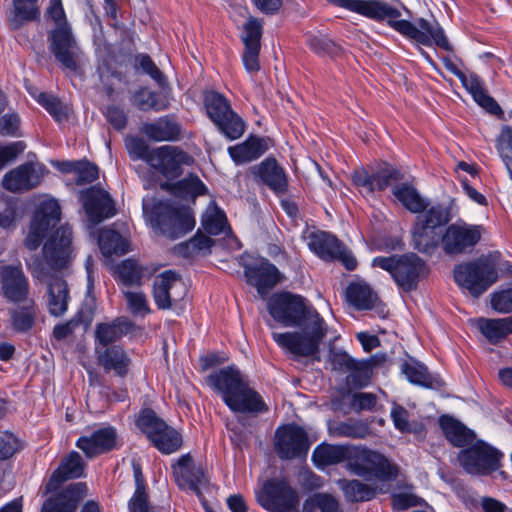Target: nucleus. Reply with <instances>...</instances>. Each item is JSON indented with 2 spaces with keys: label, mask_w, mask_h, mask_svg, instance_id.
Wrapping results in <instances>:
<instances>
[{
  "label": "nucleus",
  "mask_w": 512,
  "mask_h": 512,
  "mask_svg": "<svg viewBox=\"0 0 512 512\" xmlns=\"http://www.w3.org/2000/svg\"><path fill=\"white\" fill-rule=\"evenodd\" d=\"M250 172L257 183L267 186L276 194L286 192L288 187L287 176L275 158H266L259 164L251 167Z\"/></svg>",
  "instance_id": "26"
},
{
  "label": "nucleus",
  "mask_w": 512,
  "mask_h": 512,
  "mask_svg": "<svg viewBox=\"0 0 512 512\" xmlns=\"http://www.w3.org/2000/svg\"><path fill=\"white\" fill-rule=\"evenodd\" d=\"M310 307L305 298L290 292L273 294L267 302L271 317L285 327H295L301 323Z\"/></svg>",
  "instance_id": "14"
},
{
  "label": "nucleus",
  "mask_w": 512,
  "mask_h": 512,
  "mask_svg": "<svg viewBox=\"0 0 512 512\" xmlns=\"http://www.w3.org/2000/svg\"><path fill=\"white\" fill-rule=\"evenodd\" d=\"M49 49L56 61L65 69L76 71L79 67L81 49L70 26L55 27L49 32Z\"/></svg>",
  "instance_id": "16"
},
{
  "label": "nucleus",
  "mask_w": 512,
  "mask_h": 512,
  "mask_svg": "<svg viewBox=\"0 0 512 512\" xmlns=\"http://www.w3.org/2000/svg\"><path fill=\"white\" fill-rule=\"evenodd\" d=\"M86 493L85 483L71 484L55 497L47 499L42 505L41 512H75Z\"/></svg>",
  "instance_id": "30"
},
{
  "label": "nucleus",
  "mask_w": 512,
  "mask_h": 512,
  "mask_svg": "<svg viewBox=\"0 0 512 512\" xmlns=\"http://www.w3.org/2000/svg\"><path fill=\"white\" fill-rule=\"evenodd\" d=\"M274 445L281 459L305 456L310 447L306 431L295 424H287L277 428Z\"/></svg>",
  "instance_id": "19"
},
{
  "label": "nucleus",
  "mask_w": 512,
  "mask_h": 512,
  "mask_svg": "<svg viewBox=\"0 0 512 512\" xmlns=\"http://www.w3.org/2000/svg\"><path fill=\"white\" fill-rule=\"evenodd\" d=\"M36 100L57 121H61L67 117L68 107L65 106L58 98H56L50 94L41 92L36 97Z\"/></svg>",
  "instance_id": "51"
},
{
  "label": "nucleus",
  "mask_w": 512,
  "mask_h": 512,
  "mask_svg": "<svg viewBox=\"0 0 512 512\" xmlns=\"http://www.w3.org/2000/svg\"><path fill=\"white\" fill-rule=\"evenodd\" d=\"M142 133L157 142L176 140L180 134V126L169 117H161L154 123L142 126Z\"/></svg>",
  "instance_id": "39"
},
{
  "label": "nucleus",
  "mask_w": 512,
  "mask_h": 512,
  "mask_svg": "<svg viewBox=\"0 0 512 512\" xmlns=\"http://www.w3.org/2000/svg\"><path fill=\"white\" fill-rule=\"evenodd\" d=\"M26 148L23 141H17L0 146V170L9 162L15 160Z\"/></svg>",
  "instance_id": "62"
},
{
  "label": "nucleus",
  "mask_w": 512,
  "mask_h": 512,
  "mask_svg": "<svg viewBox=\"0 0 512 512\" xmlns=\"http://www.w3.org/2000/svg\"><path fill=\"white\" fill-rule=\"evenodd\" d=\"M492 308L500 313L512 312V288L494 293L491 298Z\"/></svg>",
  "instance_id": "61"
},
{
  "label": "nucleus",
  "mask_w": 512,
  "mask_h": 512,
  "mask_svg": "<svg viewBox=\"0 0 512 512\" xmlns=\"http://www.w3.org/2000/svg\"><path fill=\"white\" fill-rule=\"evenodd\" d=\"M262 35V27L261 24L255 20L250 19L244 25V34L242 36V40L244 42L245 47H249L250 45H255L256 47H261L260 38Z\"/></svg>",
  "instance_id": "59"
},
{
  "label": "nucleus",
  "mask_w": 512,
  "mask_h": 512,
  "mask_svg": "<svg viewBox=\"0 0 512 512\" xmlns=\"http://www.w3.org/2000/svg\"><path fill=\"white\" fill-rule=\"evenodd\" d=\"M75 174L77 184L90 183L97 179L98 168L86 160H80L78 161Z\"/></svg>",
  "instance_id": "60"
},
{
  "label": "nucleus",
  "mask_w": 512,
  "mask_h": 512,
  "mask_svg": "<svg viewBox=\"0 0 512 512\" xmlns=\"http://www.w3.org/2000/svg\"><path fill=\"white\" fill-rule=\"evenodd\" d=\"M22 448L21 441L12 433L0 432V460L11 458Z\"/></svg>",
  "instance_id": "54"
},
{
  "label": "nucleus",
  "mask_w": 512,
  "mask_h": 512,
  "mask_svg": "<svg viewBox=\"0 0 512 512\" xmlns=\"http://www.w3.org/2000/svg\"><path fill=\"white\" fill-rule=\"evenodd\" d=\"M308 246L320 258L339 260L348 270H354L357 266V261L351 251L335 236L327 232L312 233Z\"/></svg>",
  "instance_id": "18"
},
{
  "label": "nucleus",
  "mask_w": 512,
  "mask_h": 512,
  "mask_svg": "<svg viewBox=\"0 0 512 512\" xmlns=\"http://www.w3.org/2000/svg\"><path fill=\"white\" fill-rule=\"evenodd\" d=\"M126 148L132 158L143 159L148 163L151 150L147 142L139 137L129 136L125 140Z\"/></svg>",
  "instance_id": "57"
},
{
  "label": "nucleus",
  "mask_w": 512,
  "mask_h": 512,
  "mask_svg": "<svg viewBox=\"0 0 512 512\" xmlns=\"http://www.w3.org/2000/svg\"><path fill=\"white\" fill-rule=\"evenodd\" d=\"M402 372L411 383L418 384L423 387L437 388L442 384L439 379L431 376L427 372L425 366L415 361L404 363L402 365Z\"/></svg>",
  "instance_id": "47"
},
{
  "label": "nucleus",
  "mask_w": 512,
  "mask_h": 512,
  "mask_svg": "<svg viewBox=\"0 0 512 512\" xmlns=\"http://www.w3.org/2000/svg\"><path fill=\"white\" fill-rule=\"evenodd\" d=\"M137 425L154 446L164 454H171L182 445L180 433L168 426L151 409L142 411L137 420Z\"/></svg>",
  "instance_id": "11"
},
{
  "label": "nucleus",
  "mask_w": 512,
  "mask_h": 512,
  "mask_svg": "<svg viewBox=\"0 0 512 512\" xmlns=\"http://www.w3.org/2000/svg\"><path fill=\"white\" fill-rule=\"evenodd\" d=\"M143 210L152 227L170 239L181 238L195 227L193 213L185 206H175L167 201H159L150 209L144 202Z\"/></svg>",
  "instance_id": "5"
},
{
  "label": "nucleus",
  "mask_w": 512,
  "mask_h": 512,
  "mask_svg": "<svg viewBox=\"0 0 512 512\" xmlns=\"http://www.w3.org/2000/svg\"><path fill=\"white\" fill-rule=\"evenodd\" d=\"M126 332V322L117 318L110 323H98L95 327V347H110Z\"/></svg>",
  "instance_id": "42"
},
{
  "label": "nucleus",
  "mask_w": 512,
  "mask_h": 512,
  "mask_svg": "<svg viewBox=\"0 0 512 512\" xmlns=\"http://www.w3.org/2000/svg\"><path fill=\"white\" fill-rule=\"evenodd\" d=\"M266 150L267 147L263 139L249 137L241 144L230 146L228 153L233 161L240 165L259 158Z\"/></svg>",
  "instance_id": "38"
},
{
  "label": "nucleus",
  "mask_w": 512,
  "mask_h": 512,
  "mask_svg": "<svg viewBox=\"0 0 512 512\" xmlns=\"http://www.w3.org/2000/svg\"><path fill=\"white\" fill-rule=\"evenodd\" d=\"M94 350L97 363L105 373H114L121 378L128 374L132 361L122 346L95 347Z\"/></svg>",
  "instance_id": "28"
},
{
  "label": "nucleus",
  "mask_w": 512,
  "mask_h": 512,
  "mask_svg": "<svg viewBox=\"0 0 512 512\" xmlns=\"http://www.w3.org/2000/svg\"><path fill=\"white\" fill-rule=\"evenodd\" d=\"M242 266L247 283L255 287L263 298L281 280V273L277 267L266 259H260L253 264L243 263Z\"/></svg>",
  "instance_id": "25"
},
{
  "label": "nucleus",
  "mask_w": 512,
  "mask_h": 512,
  "mask_svg": "<svg viewBox=\"0 0 512 512\" xmlns=\"http://www.w3.org/2000/svg\"><path fill=\"white\" fill-rule=\"evenodd\" d=\"M310 47L318 54H325L330 57L339 55L341 48L331 39L319 36L310 40Z\"/></svg>",
  "instance_id": "58"
},
{
  "label": "nucleus",
  "mask_w": 512,
  "mask_h": 512,
  "mask_svg": "<svg viewBox=\"0 0 512 512\" xmlns=\"http://www.w3.org/2000/svg\"><path fill=\"white\" fill-rule=\"evenodd\" d=\"M79 200L82 203L90 222L98 224L104 219L115 215L114 202L108 192L92 186L80 192Z\"/></svg>",
  "instance_id": "24"
},
{
  "label": "nucleus",
  "mask_w": 512,
  "mask_h": 512,
  "mask_svg": "<svg viewBox=\"0 0 512 512\" xmlns=\"http://www.w3.org/2000/svg\"><path fill=\"white\" fill-rule=\"evenodd\" d=\"M261 47L250 45L244 48L242 61L248 73H256L260 70L259 53Z\"/></svg>",
  "instance_id": "64"
},
{
  "label": "nucleus",
  "mask_w": 512,
  "mask_h": 512,
  "mask_svg": "<svg viewBox=\"0 0 512 512\" xmlns=\"http://www.w3.org/2000/svg\"><path fill=\"white\" fill-rule=\"evenodd\" d=\"M299 331L272 333L273 340L283 349L295 356L309 357L317 354L320 344L328 333V326L320 314L311 306L306 311Z\"/></svg>",
  "instance_id": "3"
},
{
  "label": "nucleus",
  "mask_w": 512,
  "mask_h": 512,
  "mask_svg": "<svg viewBox=\"0 0 512 512\" xmlns=\"http://www.w3.org/2000/svg\"><path fill=\"white\" fill-rule=\"evenodd\" d=\"M502 453L492 446L478 441L460 451L458 460L464 470L472 475H488L500 467Z\"/></svg>",
  "instance_id": "15"
},
{
  "label": "nucleus",
  "mask_w": 512,
  "mask_h": 512,
  "mask_svg": "<svg viewBox=\"0 0 512 512\" xmlns=\"http://www.w3.org/2000/svg\"><path fill=\"white\" fill-rule=\"evenodd\" d=\"M454 74L460 79L464 88L469 94H471L479 106L493 115H499L502 113V109L497 102L487 94L482 81L476 74L471 73L466 75L460 70H455Z\"/></svg>",
  "instance_id": "33"
},
{
  "label": "nucleus",
  "mask_w": 512,
  "mask_h": 512,
  "mask_svg": "<svg viewBox=\"0 0 512 512\" xmlns=\"http://www.w3.org/2000/svg\"><path fill=\"white\" fill-rule=\"evenodd\" d=\"M454 279L458 285L477 298L497 281L498 273L491 262L478 259L456 266Z\"/></svg>",
  "instance_id": "10"
},
{
  "label": "nucleus",
  "mask_w": 512,
  "mask_h": 512,
  "mask_svg": "<svg viewBox=\"0 0 512 512\" xmlns=\"http://www.w3.org/2000/svg\"><path fill=\"white\" fill-rule=\"evenodd\" d=\"M339 7L363 16L375 19H388L389 25L417 44L423 46H437L449 50L450 45L444 34L443 29L437 22H429L424 18H419L416 23L408 20H398L401 12L392 6H389L380 0H329Z\"/></svg>",
  "instance_id": "1"
},
{
  "label": "nucleus",
  "mask_w": 512,
  "mask_h": 512,
  "mask_svg": "<svg viewBox=\"0 0 512 512\" xmlns=\"http://www.w3.org/2000/svg\"><path fill=\"white\" fill-rule=\"evenodd\" d=\"M128 309L134 315H146L150 312L146 296L142 292L125 291Z\"/></svg>",
  "instance_id": "55"
},
{
  "label": "nucleus",
  "mask_w": 512,
  "mask_h": 512,
  "mask_svg": "<svg viewBox=\"0 0 512 512\" xmlns=\"http://www.w3.org/2000/svg\"><path fill=\"white\" fill-rule=\"evenodd\" d=\"M451 218L450 208L442 204L432 205L424 213L418 215L412 230L415 249L422 253L433 251L440 242L442 243L441 228Z\"/></svg>",
  "instance_id": "6"
},
{
  "label": "nucleus",
  "mask_w": 512,
  "mask_h": 512,
  "mask_svg": "<svg viewBox=\"0 0 512 512\" xmlns=\"http://www.w3.org/2000/svg\"><path fill=\"white\" fill-rule=\"evenodd\" d=\"M483 231L481 225L451 224L442 236L443 250L448 254L462 253L479 242Z\"/></svg>",
  "instance_id": "22"
},
{
  "label": "nucleus",
  "mask_w": 512,
  "mask_h": 512,
  "mask_svg": "<svg viewBox=\"0 0 512 512\" xmlns=\"http://www.w3.org/2000/svg\"><path fill=\"white\" fill-rule=\"evenodd\" d=\"M135 105L143 111H161L167 108V104L158 101L156 93L146 90L135 95Z\"/></svg>",
  "instance_id": "56"
},
{
  "label": "nucleus",
  "mask_w": 512,
  "mask_h": 512,
  "mask_svg": "<svg viewBox=\"0 0 512 512\" xmlns=\"http://www.w3.org/2000/svg\"><path fill=\"white\" fill-rule=\"evenodd\" d=\"M256 501L269 512H294L300 498L297 490L285 478L267 479L255 492Z\"/></svg>",
  "instance_id": "9"
},
{
  "label": "nucleus",
  "mask_w": 512,
  "mask_h": 512,
  "mask_svg": "<svg viewBox=\"0 0 512 512\" xmlns=\"http://www.w3.org/2000/svg\"><path fill=\"white\" fill-rule=\"evenodd\" d=\"M190 162L191 157L187 153L171 145L152 149L148 158L149 166L167 179L179 177L182 174L183 165H188Z\"/></svg>",
  "instance_id": "20"
},
{
  "label": "nucleus",
  "mask_w": 512,
  "mask_h": 512,
  "mask_svg": "<svg viewBox=\"0 0 512 512\" xmlns=\"http://www.w3.org/2000/svg\"><path fill=\"white\" fill-rule=\"evenodd\" d=\"M69 289L67 283L61 278H53L48 283L47 306L51 315L62 316L69 302Z\"/></svg>",
  "instance_id": "37"
},
{
  "label": "nucleus",
  "mask_w": 512,
  "mask_h": 512,
  "mask_svg": "<svg viewBox=\"0 0 512 512\" xmlns=\"http://www.w3.org/2000/svg\"><path fill=\"white\" fill-rule=\"evenodd\" d=\"M155 271V268L141 265L133 258L125 259L116 266L117 277L125 286H139L143 278L150 277Z\"/></svg>",
  "instance_id": "35"
},
{
  "label": "nucleus",
  "mask_w": 512,
  "mask_h": 512,
  "mask_svg": "<svg viewBox=\"0 0 512 512\" xmlns=\"http://www.w3.org/2000/svg\"><path fill=\"white\" fill-rule=\"evenodd\" d=\"M398 178V171L390 166L380 168L371 174L361 168L355 170L352 174L353 183L367 194L386 189L392 180H397Z\"/></svg>",
  "instance_id": "29"
},
{
  "label": "nucleus",
  "mask_w": 512,
  "mask_h": 512,
  "mask_svg": "<svg viewBox=\"0 0 512 512\" xmlns=\"http://www.w3.org/2000/svg\"><path fill=\"white\" fill-rule=\"evenodd\" d=\"M61 209L55 199L49 198L43 200L31 221L29 233L25 238L24 244L29 250H36L48 230L54 228L60 221Z\"/></svg>",
  "instance_id": "17"
},
{
  "label": "nucleus",
  "mask_w": 512,
  "mask_h": 512,
  "mask_svg": "<svg viewBox=\"0 0 512 512\" xmlns=\"http://www.w3.org/2000/svg\"><path fill=\"white\" fill-rule=\"evenodd\" d=\"M308 506L318 507L321 512H341L339 503L335 497L326 493L315 494L310 500L304 504V512Z\"/></svg>",
  "instance_id": "53"
},
{
  "label": "nucleus",
  "mask_w": 512,
  "mask_h": 512,
  "mask_svg": "<svg viewBox=\"0 0 512 512\" xmlns=\"http://www.w3.org/2000/svg\"><path fill=\"white\" fill-rule=\"evenodd\" d=\"M394 196L402 203V205L412 213L419 215L424 213L428 208V203L418 193L413 186L402 183L393 189Z\"/></svg>",
  "instance_id": "44"
},
{
  "label": "nucleus",
  "mask_w": 512,
  "mask_h": 512,
  "mask_svg": "<svg viewBox=\"0 0 512 512\" xmlns=\"http://www.w3.org/2000/svg\"><path fill=\"white\" fill-rule=\"evenodd\" d=\"M372 266L389 272L397 286L404 292L416 290L420 279L427 272L425 262L415 253L375 257Z\"/></svg>",
  "instance_id": "7"
},
{
  "label": "nucleus",
  "mask_w": 512,
  "mask_h": 512,
  "mask_svg": "<svg viewBox=\"0 0 512 512\" xmlns=\"http://www.w3.org/2000/svg\"><path fill=\"white\" fill-rule=\"evenodd\" d=\"M341 489L343 490L346 499L350 502L369 501L377 495L376 488L356 479L343 480L341 482Z\"/></svg>",
  "instance_id": "49"
},
{
  "label": "nucleus",
  "mask_w": 512,
  "mask_h": 512,
  "mask_svg": "<svg viewBox=\"0 0 512 512\" xmlns=\"http://www.w3.org/2000/svg\"><path fill=\"white\" fill-rule=\"evenodd\" d=\"M332 363L335 368L352 371L351 377L353 381L360 386H365L369 383L371 377L370 367L364 363L357 362L346 352L334 353L332 355Z\"/></svg>",
  "instance_id": "40"
},
{
  "label": "nucleus",
  "mask_w": 512,
  "mask_h": 512,
  "mask_svg": "<svg viewBox=\"0 0 512 512\" xmlns=\"http://www.w3.org/2000/svg\"><path fill=\"white\" fill-rule=\"evenodd\" d=\"M0 294L9 303L30 297V285L21 266L4 265L0 268Z\"/></svg>",
  "instance_id": "23"
},
{
  "label": "nucleus",
  "mask_w": 512,
  "mask_h": 512,
  "mask_svg": "<svg viewBox=\"0 0 512 512\" xmlns=\"http://www.w3.org/2000/svg\"><path fill=\"white\" fill-rule=\"evenodd\" d=\"M497 150L502 160L512 156V128L505 126L497 138Z\"/></svg>",
  "instance_id": "63"
},
{
  "label": "nucleus",
  "mask_w": 512,
  "mask_h": 512,
  "mask_svg": "<svg viewBox=\"0 0 512 512\" xmlns=\"http://www.w3.org/2000/svg\"><path fill=\"white\" fill-rule=\"evenodd\" d=\"M333 433L341 437L364 438L369 433V428L363 422H341L333 428Z\"/></svg>",
  "instance_id": "52"
},
{
  "label": "nucleus",
  "mask_w": 512,
  "mask_h": 512,
  "mask_svg": "<svg viewBox=\"0 0 512 512\" xmlns=\"http://www.w3.org/2000/svg\"><path fill=\"white\" fill-rule=\"evenodd\" d=\"M174 475L181 488L190 489L201 496L200 488L207 483V479L203 469L193 464L189 454L179 458L174 467Z\"/></svg>",
  "instance_id": "31"
},
{
  "label": "nucleus",
  "mask_w": 512,
  "mask_h": 512,
  "mask_svg": "<svg viewBox=\"0 0 512 512\" xmlns=\"http://www.w3.org/2000/svg\"><path fill=\"white\" fill-rule=\"evenodd\" d=\"M117 433L111 427H102L93 431L90 435L81 436L76 446L83 451L87 458H94L107 453L116 447Z\"/></svg>",
  "instance_id": "27"
},
{
  "label": "nucleus",
  "mask_w": 512,
  "mask_h": 512,
  "mask_svg": "<svg viewBox=\"0 0 512 512\" xmlns=\"http://www.w3.org/2000/svg\"><path fill=\"white\" fill-rule=\"evenodd\" d=\"M347 299L358 310H368L374 306L377 295L368 285L352 283L347 288Z\"/></svg>",
  "instance_id": "48"
},
{
  "label": "nucleus",
  "mask_w": 512,
  "mask_h": 512,
  "mask_svg": "<svg viewBox=\"0 0 512 512\" xmlns=\"http://www.w3.org/2000/svg\"><path fill=\"white\" fill-rule=\"evenodd\" d=\"M347 467L352 473L365 479L392 481L398 476V467L395 464L379 452L362 446L351 447Z\"/></svg>",
  "instance_id": "8"
},
{
  "label": "nucleus",
  "mask_w": 512,
  "mask_h": 512,
  "mask_svg": "<svg viewBox=\"0 0 512 512\" xmlns=\"http://www.w3.org/2000/svg\"><path fill=\"white\" fill-rule=\"evenodd\" d=\"M98 242L101 252L105 256H120L129 251L128 240L112 229H103Z\"/></svg>",
  "instance_id": "45"
},
{
  "label": "nucleus",
  "mask_w": 512,
  "mask_h": 512,
  "mask_svg": "<svg viewBox=\"0 0 512 512\" xmlns=\"http://www.w3.org/2000/svg\"><path fill=\"white\" fill-rule=\"evenodd\" d=\"M207 381L232 412L258 414L268 410L260 394L249 386L242 373L234 367L210 374Z\"/></svg>",
  "instance_id": "2"
},
{
  "label": "nucleus",
  "mask_w": 512,
  "mask_h": 512,
  "mask_svg": "<svg viewBox=\"0 0 512 512\" xmlns=\"http://www.w3.org/2000/svg\"><path fill=\"white\" fill-rule=\"evenodd\" d=\"M439 423L447 440L456 447H463L474 440V433L452 417L442 416Z\"/></svg>",
  "instance_id": "41"
},
{
  "label": "nucleus",
  "mask_w": 512,
  "mask_h": 512,
  "mask_svg": "<svg viewBox=\"0 0 512 512\" xmlns=\"http://www.w3.org/2000/svg\"><path fill=\"white\" fill-rule=\"evenodd\" d=\"M13 306L8 309L10 326L17 333H26L30 331L36 323L39 314V308L34 298L12 303Z\"/></svg>",
  "instance_id": "32"
},
{
  "label": "nucleus",
  "mask_w": 512,
  "mask_h": 512,
  "mask_svg": "<svg viewBox=\"0 0 512 512\" xmlns=\"http://www.w3.org/2000/svg\"><path fill=\"white\" fill-rule=\"evenodd\" d=\"M227 219L223 211L215 204H210L202 216V226L206 232L218 235L224 231Z\"/></svg>",
  "instance_id": "50"
},
{
  "label": "nucleus",
  "mask_w": 512,
  "mask_h": 512,
  "mask_svg": "<svg viewBox=\"0 0 512 512\" xmlns=\"http://www.w3.org/2000/svg\"><path fill=\"white\" fill-rule=\"evenodd\" d=\"M47 172L40 162H26L7 172L2 185L13 193L29 191L40 185Z\"/></svg>",
  "instance_id": "21"
},
{
  "label": "nucleus",
  "mask_w": 512,
  "mask_h": 512,
  "mask_svg": "<svg viewBox=\"0 0 512 512\" xmlns=\"http://www.w3.org/2000/svg\"><path fill=\"white\" fill-rule=\"evenodd\" d=\"M478 328L491 343H497L512 333V317L503 319L480 318Z\"/></svg>",
  "instance_id": "43"
},
{
  "label": "nucleus",
  "mask_w": 512,
  "mask_h": 512,
  "mask_svg": "<svg viewBox=\"0 0 512 512\" xmlns=\"http://www.w3.org/2000/svg\"><path fill=\"white\" fill-rule=\"evenodd\" d=\"M187 293V286L173 271H164L154 279L153 298L159 309L183 311Z\"/></svg>",
  "instance_id": "13"
},
{
  "label": "nucleus",
  "mask_w": 512,
  "mask_h": 512,
  "mask_svg": "<svg viewBox=\"0 0 512 512\" xmlns=\"http://www.w3.org/2000/svg\"><path fill=\"white\" fill-rule=\"evenodd\" d=\"M84 473V462L78 452L72 451L65 457L57 470L52 474L48 489H57L58 486L69 479L79 478Z\"/></svg>",
  "instance_id": "34"
},
{
  "label": "nucleus",
  "mask_w": 512,
  "mask_h": 512,
  "mask_svg": "<svg viewBox=\"0 0 512 512\" xmlns=\"http://www.w3.org/2000/svg\"><path fill=\"white\" fill-rule=\"evenodd\" d=\"M72 231L68 225L57 228L43 247L44 259L38 256L26 261L32 276L44 280L51 270L65 268L72 259Z\"/></svg>",
  "instance_id": "4"
},
{
  "label": "nucleus",
  "mask_w": 512,
  "mask_h": 512,
  "mask_svg": "<svg viewBox=\"0 0 512 512\" xmlns=\"http://www.w3.org/2000/svg\"><path fill=\"white\" fill-rule=\"evenodd\" d=\"M351 447L322 443L314 449L312 460L319 468L336 465L343 461L348 462Z\"/></svg>",
  "instance_id": "36"
},
{
  "label": "nucleus",
  "mask_w": 512,
  "mask_h": 512,
  "mask_svg": "<svg viewBox=\"0 0 512 512\" xmlns=\"http://www.w3.org/2000/svg\"><path fill=\"white\" fill-rule=\"evenodd\" d=\"M204 104L210 119L221 132L231 140L244 133V122L233 112L227 99L220 93L208 91L204 94Z\"/></svg>",
  "instance_id": "12"
},
{
  "label": "nucleus",
  "mask_w": 512,
  "mask_h": 512,
  "mask_svg": "<svg viewBox=\"0 0 512 512\" xmlns=\"http://www.w3.org/2000/svg\"><path fill=\"white\" fill-rule=\"evenodd\" d=\"M38 0H13V11L9 19L13 29H19L24 23L39 18Z\"/></svg>",
  "instance_id": "46"
}]
</instances>
